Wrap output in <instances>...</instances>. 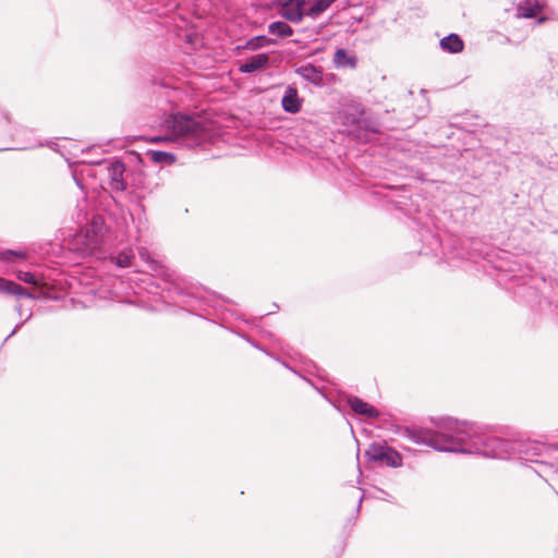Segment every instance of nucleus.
Here are the masks:
<instances>
[{
    "label": "nucleus",
    "instance_id": "12",
    "mask_svg": "<svg viewBox=\"0 0 558 558\" xmlns=\"http://www.w3.org/2000/svg\"><path fill=\"white\" fill-rule=\"evenodd\" d=\"M0 292H4L11 295L32 298V294L28 293L22 286L3 278H0Z\"/></svg>",
    "mask_w": 558,
    "mask_h": 558
},
{
    "label": "nucleus",
    "instance_id": "11",
    "mask_svg": "<svg viewBox=\"0 0 558 558\" xmlns=\"http://www.w3.org/2000/svg\"><path fill=\"white\" fill-rule=\"evenodd\" d=\"M333 62L337 68L354 69L357 63L355 54H349L345 49H338L333 56Z\"/></svg>",
    "mask_w": 558,
    "mask_h": 558
},
{
    "label": "nucleus",
    "instance_id": "26",
    "mask_svg": "<svg viewBox=\"0 0 558 558\" xmlns=\"http://www.w3.org/2000/svg\"><path fill=\"white\" fill-rule=\"evenodd\" d=\"M308 70L314 71L315 69H314L313 66H310V68H305V69H304V71H308Z\"/></svg>",
    "mask_w": 558,
    "mask_h": 558
},
{
    "label": "nucleus",
    "instance_id": "23",
    "mask_svg": "<svg viewBox=\"0 0 558 558\" xmlns=\"http://www.w3.org/2000/svg\"><path fill=\"white\" fill-rule=\"evenodd\" d=\"M166 141H170V138L156 136V137H153L149 140V142H151V143H160V142H166Z\"/></svg>",
    "mask_w": 558,
    "mask_h": 558
},
{
    "label": "nucleus",
    "instance_id": "18",
    "mask_svg": "<svg viewBox=\"0 0 558 558\" xmlns=\"http://www.w3.org/2000/svg\"><path fill=\"white\" fill-rule=\"evenodd\" d=\"M150 156L155 162H166V163L175 162V156L171 153L154 150V151H150Z\"/></svg>",
    "mask_w": 558,
    "mask_h": 558
},
{
    "label": "nucleus",
    "instance_id": "22",
    "mask_svg": "<svg viewBox=\"0 0 558 558\" xmlns=\"http://www.w3.org/2000/svg\"><path fill=\"white\" fill-rule=\"evenodd\" d=\"M266 41H267L266 37H257V38H254L250 43V45L252 48L256 49V48L262 47L264 45V43H266Z\"/></svg>",
    "mask_w": 558,
    "mask_h": 558
},
{
    "label": "nucleus",
    "instance_id": "19",
    "mask_svg": "<svg viewBox=\"0 0 558 558\" xmlns=\"http://www.w3.org/2000/svg\"><path fill=\"white\" fill-rule=\"evenodd\" d=\"M15 258L25 259L26 253L23 251H12V250L0 251V259L13 260Z\"/></svg>",
    "mask_w": 558,
    "mask_h": 558
},
{
    "label": "nucleus",
    "instance_id": "7",
    "mask_svg": "<svg viewBox=\"0 0 558 558\" xmlns=\"http://www.w3.org/2000/svg\"><path fill=\"white\" fill-rule=\"evenodd\" d=\"M348 404L352 409V411L359 415L372 418L378 415L377 410L374 407L364 402L362 399L357 397H349L347 399Z\"/></svg>",
    "mask_w": 558,
    "mask_h": 558
},
{
    "label": "nucleus",
    "instance_id": "20",
    "mask_svg": "<svg viewBox=\"0 0 558 558\" xmlns=\"http://www.w3.org/2000/svg\"><path fill=\"white\" fill-rule=\"evenodd\" d=\"M17 278L21 280V281H24L26 283H32L34 286H37L38 282L35 278V275L29 272V271H20L17 274Z\"/></svg>",
    "mask_w": 558,
    "mask_h": 558
},
{
    "label": "nucleus",
    "instance_id": "16",
    "mask_svg": "<svg viewBox=\"0 0 558 558\" xmlns=\"http://www.w3.org/2000/svg\"><path fill=\"white\" fill-rule=\"evenodd\" d=\"M402 464L401 454L386 445V466L398 468Z\"/></svg>",
    "mask_w": 558,
    "mask_h": 558
},
{
    "label": "nucleus",
    "instance_id": "14",
    "mask_svg": "<svg viewBox=\"0 0 558 558\" xmlns=\"http://www.w3.org/2000/svg\"><path fill=\"white\" fill-rule=\"evenodd\" d=\"M336 0H317L315 1L306 12V15L316 17L325 12Z\"/></svg>",
    "mask_w": 558,
    "mask_h": 558
},
{
    "label": "nucleus",
    "instance_id": "6",
    "mask_svg": "<svg viewBox=\"0 0 558 558\" xmlns=\"http://www.w3.org/2000/svg\"><path fill=\"white\" fill-rule=\"evenodd\" d=\"M543 5L537 0H524L517 7L518 17L532 19L538 16Z\"/></svg>",
    "mask_w": 558,
    "mask_h": 558
},
{
    "label": "nucleus",
    "instance_id": "25",
    "mask_svg": "<svg viewBox=\"0 0 558 558\" xmlns=\"http://www.w3.org/2000/svg\"><path fill=\"white\" fill-rule=\"evenodd\" d=\"M546 20H547L546 17L538 19V24L544 23Z\"/></svg>",
    "mask_w": 558,
    "mask_h": 558
},
{
    "label": "nucleus",
    "instance_id": "21",
    "mask_svg": "<svg viewBox=\"0 0 558 558\" xmlns=\"http://www.w3.org/2000/svg\"><path fill=\"white\" fill-rule=\"evenodd\" d=\"M132 256L126 253H121L117 257V265L119 267H129L131 266Z\"/></svg>",
    "mask_w": 558,
    "mask_h": 558
},
{
    "label": "nucleus",
    "instance_id": "10",
    "mask_svg": "<svg viewBox=\"0 0 558 558\" xmlns=\"http://www.w3.org/2000/svg\"><path fill=\"white\" fill-rule=\"evenodd\" d=\"M282 107L287 112L296 113L301 109V101L298 97V90L289 87L282 98Z\"/></svg>",
    "mask_w": 558,
    "mask_h": 558
},
{
    "label": "nucleus",
    "instance_id": "15",
    "mask_svg": "<svg viewBox=\"0 0 558 558\" xmlns=\"http://www.w3.org/2000/svg\"><path fill=\"white\" fill-rule=\"evenodd\" d=\"M269 32L274 35H279L282 37L291 36L293 31L292 28L284 22H274L269 25Z\"/></svg>",
    "mask_w": 558,
    "mask_h": 558
},
{
    "label": "nucleus",
    "instance_id": "4",
    "mask_svg": "<svg viewBox=\"0 0 558 558\" xmlns=\"http://www.w3.org/2000/svg\"><path fill=\"white\" fill-rule=\"evenodd\" d=\"M105 233V219L94 216L90 222L77 234V241L84 245V251H93L97 247Z\"/></svg>",
    "mask_w": 558,
    "mask_h": 558
},
{
    "label": "nucleus",
    "instance_id": "2",
    "mask_svg": "<svg viewBox=\"0 0 558 558\" xmlns=\"http://www.w3.org/2000/svg\"><path fill=\"white\" fill-rule=\"evenodd\" d=\"M515 458L539 463L536 472L546 481H549L550 475L558 476V444L517 439Z\"/></svg>",
    "mask_w": 558,
    "mask_h": 558
},
{
    "label": "nucleus",
    "instance_id": "1",
    "mask_svg": "<svg viewBox=\"0 0 558 558\" xmlns=\"http://www.w3.org/2000/svg\"><path fill=\"white\" fill-rule=\"evenodd\" d=\"M392 435L409 438L437 451L482 454L495 459L515 458L517 439H504L484 432L473 423L451 417L437 422L435 429H430L402 427L391 415L386 414V441L393 440Z\"/></svg>",
    "mask_w": 558,
    "mask_h": 558
},
{
    "label": "nucleus",
    "instance_id": "13",
    "mask_svg": "<svg viewBox=\"0 0 558 558\" xmlns=\"http://www.w3.org/2000/svg\"><path fill=\"white\" fill-rule=\"evenodd\" d=\"M440 47L448 52L458 53L463 50L464 44L457 34H450L440 40Z\"/></svg>",
    "mask_w": 558,
    "mask_h": 558
},
{
    "label": "nucleus",
    "instance_id": "5",
    "mask_svg": "<svg viewBox=\"0 0 558 558\" xmlns=\"http://www.w3.org/2000/svg\"><path fill=\"white\" fill-rule=\"evenodd\" d=\"M280 14L290 22H301L306 15L307 9L300 8L295 0H280Z\"/></svg>",
    "mask_w": 558,
    "mask_h": 558
},
{
    "label": "nucleus",
    "instance_id": "3",
    "mask_svg": "<svg viewBox=\"0 0 558 558\" xmlns=\"http://www.w3.org/2000/svg\"><path fill=\"white\" fill-rule=\"evenodd\" d=\"M166 125L177 136H195L204 131L203 123L192 117L174 114L166 120Z\"/></svg>",
    "mask_w": 558,
    "mask_h": 558
},
{
    "label": "nucleus",
    "instance_id": "8",
    "mask_svg": "<svg viewBox=\"0 0 558 558\" xmlns=\"http://www.w3.org/2000/svg\"><path fill=\"white\" fill-rule=\"evenodd\" d=\"M269 62L267 53H258L247 58L241 65L240 71L242 73H252L257 70L265 68Z\"/></svg>",
    "mask_w": 558,
    "mask_h": 558
},
{
    "label": "nucleus",
    "instance_id": "9",
    "mask_svg": "<svg viewBox=\"0 0 558 558\" xmlns=\"http://www.w3.org/2000/svg\"><path fill=\"white\" fill-rule=\"evenodd\" d=\"M124 165L120 161H116L110 165L108 168L109 177H110V185L116 191H124L125 190V183L123 181V173H124Z\"/></svg>",
    "mask_w": 558,
    "mask_h": 558
},
{
    "label": "nucleus",
    "instance_id": "17",
    "mask_svg": "<svg viewBox=\"0 0 558 558\" xmlns=\"http://www.w3.org/2000/svg\"><path fill=\"white\" fill-rule=\"evenodd\" d=\"M365 454L371 462H381L384 460V446L374 444L366 450Z\"/></svg>",
    "mask_w": 558,
    "mask_h": 558
},
{
    "label": "nucleus",
    "instance_id": "24",
    "mask_svg": "<svg viewBox=\"0 0 558 558\" xmlns=\"http://www.w3.org/2000/svg\"><path fill=\"white\" fill-rule=\"evenodd\" d=\"M299 4L300 8L302 9H305V5L306 3L310 1V0H295Z\"/></svg>",
    "mask_w": 558,
    "mask_h": 558
}]
</instances>
